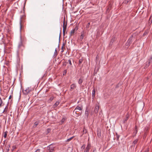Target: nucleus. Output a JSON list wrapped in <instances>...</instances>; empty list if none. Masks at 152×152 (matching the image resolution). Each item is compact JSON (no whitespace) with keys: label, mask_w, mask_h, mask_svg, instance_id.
Returning a JSON list of instances; mask_svg holds the SVG:
<instances>
[{"label":"nucleus","mask_w":152,"mask_h":152,"mask_svg":"<svg viewBox=\"0 0 152 152\" xmlns=\"http://www.w3.org/2000/svg\"><path fill=\"white\" fill-rule=\"evenodd\" d=\"M54 98V97L53 96H51L49 99V100L50 101H52Z\"/></svg>","instance_id":"obj_31"},{"label":"nucleus","mask_w":152,"mask_h":152,"mask_svg":"<svg viewBox=\"0 0 152 152\" xmlns=\"http://www.w3.org/2000/svg\"><path fill=\"white\" fill-rule=\"evenodd\" d=\"M20 31L23 29L26 24L25 23V16L23 15L20 17Z\"/></svg>","instance_id":"obj_1"},{"label":"nucleus","mask_w":152,"mask_h":152,"mask_svg":"<svg viewBox=\"0 0 152 152\" xmlns=\"http://www.w3.org/2000/svg\"><path fill=\"white\" fill-rule=\"evenodd\" d=\"M7 132L6 131L5 132H4V137L5 138H6L7 136Z\"/></svg>","instance_id":"obj_28"},{"label":"nucleus","mask_w":152,"mask_h":152,"mask_svg":"<svg viewBox=\"0 0 152 152\" xmlns=\"http://www.w3.org/2000/svg\"><path fill=\"white\" fill-rule=\"evenodd\" d=\"M35 151L37 152H40V150L39 149H38Z\"/></svg>","instance_id":"obj_40"},{"label":"nucleus","mask_w":152,"mask_h":152,"mask_svg":"<svg viewBox=\"0 0 152 152\" xmlns=\"http://www.w3.org/2000/svg\"><path fill=\"white\" fill-rule=\"evenodd\" d=\"M69 62V64L70 65H72V63H71V61L70 59H69L68 60V62Z\"/></svg>","instance_id":"obj_36"},{"label":"nucleus","mask_w":152,"mask_h":152,"mask_svg":"<svg viewBox=\"0 0 152 152\" xmlns=\"http://www.w3.org/2000/svg\"><path fill=\"white\" fill-rule=\"evenodd\" d=\"M66 30V29H63V34L64 36L65 35Z\"/></svg>","instance_id":"obj_38"},{"label":"nucleus","mask_w":152,"mask_h":152,"mask_svg":"<svg viewBox=\"0 0 152 152\" xmlns=\"http://www.w3.org/2000/svg\"><path fill=\"white\" fill-rule=\"evenodd\" d=\"M65 120V118H63L60 122V124H62L64 122Z\"/></svg>","instance_id":"obj_22"},{"label":"nucleus","mask_w":152,"mask_h":152,"mask_svg":"<svg viewBox=\"0 0 152 152\" xmlns=\"http://www.w3.org/2000/svg\"><path fill=\"white\" fill-rule=\"evenodd\" d=\"M75 137L74 136H73L71 138L67 139L66 141V142H69L70 141H71L72 139H73Z\"/></svg>","instance_id":"obj_15"},{"label":"nucleus","mask_w":152,"mask_h":152,"mask_svg":"<svg viewBox=\"0 0 152 152\" xmlns=\"http://www.w3.org/2000/svg\"><path fill=\"white\" fill-rule=\"evenodd\" d=\"M90 23H88L86 25V27L88 28L89 26Z\"/></svg>","instance_id":"obj_39"},{"label":"nucleus","mask_w":152,"mask_h":152,"mask_svg":"<svg viewBox=\"0 0 152 152\" xmlns=\"http://www.w3.org/2000/svg\"><path fill=\"white\" fill-rule=\"evenodd\" d=\"M76 87V86L75 84H73L70 86V91H72Z\"/></svg>","instance_id":"obj_10"},{"label":"nucleus","mask_w":152,"mask_h":152,"mask_svg":"<svg viewBox=\"0 0 152 152\" xmlns=\"http://www.w3.org/2000/svg\"><path fill=\"white\" fill-rule=\"evenodd\" d=\"M97 56H96V58H97Z\"/></svg>","instance_id":"obj_47"},{"label":"nucleus","mask_w":152,"mask_h":152,"mask_svg":"<svg viewBox=\"0 0 152 152\" xmlns=\"http://www.w3.org/2000/svg\"><path fill=\"white\" fill-rule=\"evenodd\" d=\"M67 72V70H65L64 71V72L63 73V75H66V73Z\"/></svg>","instance_id":"obj_34"},{"label":"nucleus","mask_w":152,"mask_h":152,"mask_svg":"<svg viewBox=\"0 0 152 152\" xmlns=\"http://www.w3.org/2000/svg\"><path fill=\"white\" fill-rule=\"evenodd\" d=\"M67 22H66V23H65V18H64V21H63V29H66V26H67Z\"/></svg>","instance_id":"obj_8"},{"label":"nucleus","mask_w":152,"mask_h":152,"mask_svg":"<svg viewBox=\"0 0 152 152\" xmlns=\"http://www.w3.org/2000/svg\"><path fill=\"white\" fill-rule=\"evenodd\" d=\"M0 107L1 106L2 104L3 103V102H2V100L0 97Z\"/></svg>","instance_id":"obj_29"},{"label":"nucleus","mask_w":152,"mask_h":152,"mask_svg":"<svg viewBox=\"0 0 152 152\" xmlns=\"http://www.w3.org/2000/svg\"><path fill=\"white\" fill-rule=\"evenodd\" d=\"M148 62H146V67L148 66Z\"/></svg>","instance_id":"obj_41"},{"label":"nucleus","mask_w":152,"mask_h":152,"mask_svg":"<svg viewBox=\"0 0 152 152\" xmlns=\"http://www.w3.org/2000/svg\"><path fill=\"white\" fill-rule=\"evenodd\" d=\"M64 46H65V44L64 43H63V44H62V47H61V52L62 53L64 51L63 48H64Z\"/></svg>","instance_id":"obj_24"},{"label":"nucleus","mask_w":152,"mask_h":152,"mask_svg":"<svg viewBox=\"0 0 152 152\" xmlns=\"http://www.w3.org/2000/svg\"><path fill=\"white\" fill-rule=\"evenodd\" d=\"M99 109V106L98 105H96L94 109V112L96 114L98 112Z\"/></svg>","instance_id":"obj_9"},{"label":"nucleus","mask_w":152,"mask_h":152,"mask_svg":"<svg viewBox=\"0 0 152 152\" xmlns=\"http://www.w3.org/2000/svg\"><path fill=\"white\" fill-rule=\"evenodd\" d=\"M39 124V122L38 121H36L35 122L34 124L33 125V127H36L37 126L38 124Z\"/></svg>","instance_id":"obj_18"},{"label":"nucleus","mask_w":152,"mask_h":152,"mask_svg":"<svg viewBox=\"0 0 152 152\" xmlns=\"http://www.w3.org/2000/svg\"><path fill=\"white\" fill-rule=\"evenodd\" d=\"M35 152H37L35 151Z\"/></svg>","instance_id":"obj_52"},{"label":"nucleus","mask_w":152,"mask_h":152,"mask_svg":"<svg viewBox=\"0 0 152 152\" xmlns=\"http://www.w3.org/2000/svg\"><path fill=\"white\" fill-rule=\"evenodd\" d=\"M83 82V79L81 78H80L78 81V83L79 84H81Z\"/></svg>","instance_id":"obj_17"},{"label":"nucleus","mask_w":152,"mask_h":152,"mask_svg":"<svg viewBox=\"0 0 152 152\" xmlns=\"http://www.w3.org/2000/svg\"><path fill=\"white\" fill-rule=\"evenodd\" d=\"M138 141V139H136L133 142V145H134L137 143Z\"/></svg>","instance_id":"obj_21"},{"label":"nucleus","mask_w":152,"mask_h":152,"mask_svg":"<svg viewBox=\"0 0 152 152\" xmlns=\"http://www.w3.org/2000/svg\"><path fill=\"white\" fill-rule=\"evenodd\" d=\"M68 62H64L63 63V65L64 66H66V64Z\"/></svg>","instance_id":"obj_37"},{"label":"nucleus","mask_w":152,"mask_h":152,"mask_svg":"<svg viewBox=\"0 0 152 152\" xmlns=\"http://www.w3.org/2000/svg\"><path fill=\"white\" fill-rule=\"evenodd\" d=\"M95 91L94 88L92 91V98L93 99H94L95 97Z\"/></svg>","instance_id":"obj_12"},{"label":"nucleus","mask_w":152,"mask_h":152,"mask_svg":"<svg viewBox=\"0 0 152 152\" xmlns=\"http://www.w3.org/2000/svg\"><path fill=\"white\" fill-rule=\"evenodd\" d=\"M129 118V115L128 114H127L126 115V118L124 119V123H125V122H126V121Z\"/></svg>","instance_id":"obj_13"},{"label":"nucleus","mask_w":152,"mask_h":152,"mask_svg":"<svg viewBox=\"0 0 152 152\" xmlns=\"http://www.w3.org/2000/svg\"><path fill=\"white\" fill-rule=\"evenodd\" d=\"M78 29V28L76 26L74 29L72 30L70 32V36L71 37L73 35L75 31Z\"/></svg>","instance_id":"obj_7"},{"label":"nucleus","mask_w":152,"mask_h":152,"mask_svg":"<svg viewBox=\"0 0 152 152\" xmlns=\"http://www.w3.org/2000/svg\"><path fill=\"white\" fill-rule=\"evenodd\" d=\"M11 97H12V96H11V95H10V96H9V99H11Z\"/></svg>","instance_id":"obj_46"},{"label":"nucleus","mask_w":152,"mask_h":152,"mask_svg":"<svg viewBox=\"0 0 152 152\" xmlns=\"http://www.w3.org/2000/svg\"><path fill=\"white\" fill-rule=\"evenodd\" d=\"M137 131H138L137 130H135L134 131V133H133V134H134V136H135L136 134L137 133Z\"/></svg>","instance_id":"obj_30"},{"label":"nucleus","mask_w":152,"mask_h":152,"mask_svg":"<svg viewBox=\"0 0 152 152\" xmlns=\"http://www.w3.org/2000/svg\"><path fill=\"white\" fill-rule=\"evenodd\" d=\"M85 148V144H83L81 147V149H84Z\"/></svg>","instance_id":"obj_35"},{"label":"nucleus","mask_w":152,"mask_h":152,"mask_svg":"<svg viewBox=\"0 0 152 152\" xmlns=\"http://www.w3.org/2000/svg\"><path fill=\"white\" fill-rule=\"evenodd\" d=\"M145 33H144V35H145Z\"/></svg>","instance_id":"obj_51"},{"label":"nucleus","mask_w":152,"mask_h":152,"mask_svg":"<svg viewBox=\"0 0 152 152\" xmlns=\"http://www.w3.org/2000/svg\"><path fill=\"white\" fill-rule=\"evenodd\" d=\"M82 110V108L80 106H77L76 107L74 110L73 111V113L74 114H75L79 115L80 113H79V110Z\"/></svg>","instance_id":"obj_2"},{"label":"nucleus","mask_w":152,"mask_h":152,"mask_svg":"<svg viewBox=\"0 0 152 152\" xmlns=\"http://www.w3.org/2000/svg\"><path fill=\"white\" fill-rule=\"evenodd\" d=\"M115 37H113L110 43L111 44V43H113V42L115 41Z\"/></svg>","instance_id":"obj_25"},{"label":"nucleus","mask_w":152,"mask_h":152,"mask_svg":"<svg viewBox=\"0 0 152 152\" xmlns=\"http://www.w3.org/2000/svg\"><path fill=\"white\" fill-rule=\"evenodd\" d=\"M144 152H149L148 150H145Z\"/></svg>","instance_id":"obj_45"},{"label":"nucleus","mask_w":152,"mask_h":152,"mask_svg":"<svg viewBox=\"0 0 152 152\" xmlns=\"http://www.w3.org/2000/svg\"><path fill=\"white\" fill-rule=\"evenodd\" d=\"M83 62L82 59H80L79 60V64H80Z\"/></svg>","instance_id":"obj_33"},{"label":"nucleus","mask_w":152,"mask_h":152,"mask_svg":"<svg viewBox=\"0 0 152 152\" xmlns=\"http://www.w3.org/2000/svg\"><path fill=\"white\" fill-rule=\"evenodd\" d=\"M57 55H58V53H57V50L56 48L55 50V51L54 52V56H56Z\"/></svg>","instance_id":"obj_26"},{"label":"nucleus","mask_w":152,"mask_h":152,"mask_svg":"<svg viewBox=\"0 0 152 152\" xmlns=\"http://www.w3.org/2000/svg\"><path fill=\"white\" fill-rule=\"evenodd\" d=\"M132 0H125L123 3L126 4H127L130 3Z\"/></svg>","instance_id":"obj_14"},{"label":"nucleus","mask_w":152,"mask_h":152,"mask_svg":"<svg viewBox=\"0 0 152 152\" xmlns=\"http://www.w3.org/2000/svg\"><path fill=\"white\" fill-rule=\"evenodd\" d=\"M59 104V102H56L53 105L54 107H56Z\"/></svg>","instance_id":"obj_20"},{"label":"nucleus","mask_w":152,"mask_h":152,"mask_svg":"<svg viewBox=\"0 0 152 152\" xmlns=\"http://www.w3.org/2000/svg\"><path fill=\"white\" fill-rule=\"evenodd\" d=\"M50 129H47V131L48 132H50Z\"/></svg>","instance_id":"obj_44"},{"label":"nucleus","mask_w":152,"mask_h":152,"mask_svg":"<svg viewBox=\"0 0 152 152\" xmlns=\"http://www.w3.org/2000/svg\"><path fill=\"white\" fill-rule=\"evenodd\" d=\"M83 134H82V135H81V137L82 136V135H83Z\"/></svg>","instance_id":"obj_48"},{"label":"nucleus","mask_w":152,"mask_h":152,"mask_svg":"<svg viewBox=\"0 0 152 152\" xmlns=\"http://www.w3.org/2000/svg\"><path fill=\"white\" fill-rule=\"evenodd\" d=\"M135 130H137V126H135Z\"/></svg>","instance_id":"obj_42"},{"label":"nucleus","mask_w":152,"mask_h":152,"mask_svg":"<svg viewBox=\"0 0 152 152\" xmlns=\"http://www.w3.org/2000/svg\"><path fill=\"white\" fill-rule=\"evenodd\" d=\"M145 33H144V35H145Z\"/></svg>","instance_id":"obj_50"},{"label":"nucleus","mask_w":152,"mask_h":152,"mask_svg":"<svg viewBox=\"0 0 152 152\" xmlns=\"http://www.w3.org/2000/svg\"><path fill=\"white\" fill-rule=\"evenodd\" d=\"M89 112L88 110H86L85 111V118H88V115H89Z\"/></svg>","instance_id":"obj_11"},{"label":"nucleus","mask_w":152,"mask_h":152,"mask_svg":"<svg viewBox=\"0 0 152 152\" xmlns=\"http://www.w3.org/2000/svg\"><path fill=\"white\" fill-rule=\"evenodd\" d=\"M91 148V144L90 143H88L87 146L85 149L84 152H88Z\"/></svg>","instance_id":"obj_6"},{"label":"nucleus","mask_w":152,"mask_h":152,"mask_svg":"<svg viewBox=\"0 0 152 152\" xmlns=\"http://www.w3.org/2000/svg\"><path fill=\"white\" fill-rule=\"evenodd\" d=\"M116 140L117 141L118 140L119 138L120 137V136L117 134L116 133Z\"/></svg>","instance_id":"obj_27"},{"label":"nucleus","mask_w":152,"mask_h":152,"mask_svg":"<svg viewBox=\"0 0 152 152\" xmlns=\"http://www.w3.org/2000/svg\"><path fill=\"white\" fill-rule=\"evenodd\" d=\"M32 91L31 88L30 87H28L26 88L25 89L23 90V92L24 94L27 95L30 92Z\"/></svg>","instance_id":"obj_3"},{"label":"nucleus","mask_w":152,"mask_h":152,"mask_svg":"<svg viewBox=\"0 0 152 152\" xmlns=\"http://www.w3.org/2000/svg\"><path fill=\"white\" fill-rule=\"evenodd\" d=\"M47 149L49 151V152H53L54 151V147L51 145L48 146Z\"/></svg>","instance_id":"obj_5"},{"label":"nucleus","mask_w":152,"mask_h":152,"mask_svg":"<svg viewBox=\"0 0 152 152\" xmlns=\"http://www.w3.org/2000/svg\"><path fill=\"white\" fill-rule=\"evenodd\" d=\"M83 134H82V135H81V137L82 136V135H83Z\"/></svg>","instance_id":"obj_49"},{"label":"nucleus","mask_w":152,"mask_h":152,"mask_svg":"<svg viewBox=\"0 0 152 152\" xmlns=\"http://www.w3.org/2000/svg\"><path fill=\"white\" fill-rule=\"evenodd\" d=\"M152 61V56H151L149 60L148 64V66H149L150 65V63Z\"/></svg>","instance_id":"obj_16"},{"label":"nucleus","mask_w":152,"mask_h":152,"mask_svg":"<svg viewBox=\"0 0 152 152\" xmlns=\"http://www.w3.org/2000/svg\"><path fill=\"white\" fill-rule=\"evenodd\" d=\"M7 151H6V152H8L9 151V148H8V149H6Z\"/></svg>","instance_id":"obj_43"},{"label":"nucleus","mask_w":152,"mask_h":152,"mask_svg":"<svg viewBox=\"0 0 152 152\" xmlns=\"http://www.w3.org/2000/svg\"><path fill=\"white\" fill-rule=\"evenodd\" d=\"M84 36L83 34H81V35L80 36L79 38V40L80 41H82L83 39V38Z\"/></svg>","instance_id":"obj_19"},{"label":"nucleus","mask_w":152,"mask_h":152,"mask_svg":"<svg viewBox=\"0 0 152 152\" xmlns=\"http://www.w3.org/2000/svg\"><path fill=\"white\" fill-rule=\"evenodd\" d=\"M132 37L133 35H132L129 38L126 44V45L127 46V48H128L130 46V44L132 42Z\"/></svg>","instance_id":"obj_4"},{"label":"nucleus","mask_w":152,"mask_h":152,"mask_svg":"<svg viewBox=\"0 0 152 152\" xmlns=\"http://www.w3.org/2000/svg\"><path fill=\"white\" fill-rule=\"evenodd\" d=\"M7 107H6L5 108L3 113L4 112H7Z\"/></svg>","instance_id":"obj_32"},{"label":"nucleus","mask_w":152,"mask_h":152,"mask_svg":"<svg viewBox=\"0 0 152 152\" xmlns=\"http://www.w3.org/2000/svg\"><path fill=\"white\" fill-rule=\"evenodd\" d=\"M83 134H86L87 132V130L85 129V128H84L83 130Z\"/></svg>","instance_id":"obj_23"}]
</instances>
